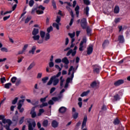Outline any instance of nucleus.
<instances>
[{"label": "nucleus", "mask_w": 130, "mask_h": 130, "mask_svg": "<svg viewBox=\"0 0 130 130\" xmlns=\"http://www.w3.org/2000/svg\"><path fill=\"white\" fill-rule=\"evenodd\" d=\"M21 83V79H18L16 80V86H19Z\"/></svg>", "instance_id": "nucleus-50"}, {"label": "nucleus", "mask_w": 130, "mask_h": 130, "mask_svg": "<svg viewBox=\"0 0 130 130\" xmlns=\"http://www.w3.org/2000/svg\"><path fill=\"white\" fill-rule=\"evenodd\" d=\"M120 96L119 94L117 93L114 95V101H118V100H120Z\"/></svg>", "instance_id": "nucleus-21"}, {"label": "nucleus", "mask_w": 130, "mask_h": 130, "mask_svg": "<svg viewBox=\"0 0 130 130\" xmlns=\"http://www.w3.org/2000/svg\"><path fill=\"white\" fill-rule=\"evenodd\" d=\"M89 93H90L89 90H88L87 91H84L81 94V97H84V96H87V95H88Z\"/></svg>", "instance_id": "nucleus-32"}, {"label": "nucleus", "mask_w": 130, "mask_h": 130, "mask_svg": "<svg viewBox=\"0 0 130 130\" xmlns=\"http://www.w3.org/2000/svg\"><path fill=\"white\" fill-rule=\"evenodd\" d=\"M30 114L32 118L36 117V112H35V107H32L30 112Z\"/></svg>", "instance_id": "nucleus-16"}, {"label": "nucleus", "mask_w": 130, "mask_h": 130, "mask_svg": "<svg viewBox=\"0 0 130 130\" xmlns=\"http://www.w3.org/2000/svg\"><path fill=\"white\" fill-rule=\"evenodd\" d=\"M87 119H88V118L87 117V116H85L82 124V127H81L82 129H83V128H84L85 126H86V123H87Z\"/></svg>", "instance_id": "nucleus-15"}, {"label": "nucleus", "mask_w": 130, "mask_h": 130, "mask_svg": "<svg viewBox=\"0 0 130 130\" xmlns=\"http://www.w3.org/2000/svg\"><path fill=\"white\" fill-rule=\"evenodd\" d=\"M1 50L2 51H5V52H8V49L7 48L3 47L1 48Z\"/></svg>", "instance_id": "nucleus-64"}, {"label": "nucleus", "mask_w": 130, "mask_h": 130, "mask_svg": "<svg viewBox=\"0 0 130 130\" xmlns=\"http://www.w3.org/2000/svg\"><path fill=\"white\" fill-rule=\"evenodd\" d=\"M53 86H56L58 83H59V79L57 78H55V76H52L51 77L50 80L47 83V85L48 86H50L52 84Z\"/></svg>", "instance_id": "nucleus-3"}, {"label": "nucleus", "mask_w": 130, "mask_h": 130, "mask_svg": "<svg viewBox=\"0 0 130 130\" xmlns=\"http://www.w3.org/2000/svg\"><path fill=\"white\" fill-rule=\"evenodd\" d=\"M55 87H52V88H51L50 91V94H52L53 93V92H54V91H55Z\"/></svg>", "instance_id": "nucleus-56"}, {"label": "nucleus", "mask_w": 130, "mask_h": 130, "mask_svg": "<svg viewBox=\"0 0 130 130\" xmlns=\"http://www.w3.org/2000/svg\"><path fill=\"white\" fill-rule=\"evenodd\" d=\"M28 44L24 45V47L23 48L22 50H23V51L25 52L26 51V50L27 49V48H28Z\"/></svg>", "instance_id": "nucleus-55"}, {"label": "nucleus", "mask_w": 130, "mask_h": 130, "mask_svg": "<svg viewBox=\"0 0 130 130\" xmlns=\"http://www.w3.org/2000/svg\"><path fill=\"white\" fill-rule=\"evenodd\" d=\"M46 98H47V96L44 98H42L40 99L41 102H45L46 101Z\"/></svg>", "instance_id": "nucleus-62"}, {"label": "nucleus", "mask_w": 130, "mask_h": 130, "mask_svg": "<svg viewBox=\"0 0 130 130\" xmlns=\"http://www.w3.org/2000/svg\"><path fill=\"white\" fill-rule=\"evenodd\" d=\"M86 31L88 35L90 36L91 35V28L90 27H87Z\"/></svg>", "instance_id": "nucleus-44"}, {"label": "nucleus", "mask_w": 130, "mask_h": 130, "mask_svg": "<svg viewBox=\"0 0 130 130\" xmlns=\"http://www.w3.org/2000/svg\"><path fill=\"white\" fill-rule=\"evenodd\" d=\"M34 5V0H30L29 2V6L30 7H33Z\"/></svg>", "instance_id": "nucleus-49"}, {"label": "nucleus", "mask_w": 130, "mask_h": 130, "mask_svg": "<svg viewBox=\"0 0 130 130\" xmlns=\"http://www.w3.org/2000/svg\"><path fill=\"white\" fill-rule=\"evenodd\" d=\"M52 125L53 127H57V125H58V123L56 122V121H53L52 122Z\"/></svg>", "instance_id": "nucleus-33"}, {"label": "nucleus", "mask_w": 130, "mask_h": 130, "mask_svg": "<svg viewBox=\"0 0 130 130\" xmlns=\"http://www.w3.org/2000/svg\"><path fill=\"white\" fill-rule=\"evenodd\" d=\"M109 44V41H108V40H105L103 43V45H102L103 47L105 48V47H106V46H108Z\"/></svg>", "instance_id": "nucleus-25"}, {"label": "nucleus", "mask_w": 130, "mask_h": 130, "mask_svg": "<svg viewBox=\"0 0 130 130\" xmlns=\"http://www.w3.org/2000/svg\"><path fill=\"white\" fill-rule=\"evenodd\" d=\"M83 2L85 5H89L90 4V1L89 0H83Z\"/></svg>", "instance_id": "nucleus-58"}, {"label": "nucleus", "mask_w": 130, "mask_h": 130, "mask_svg": "<svg viewBox=\"0 0 130 130\" xmlns=\"http://www.w3.org/2000/svg\"><path fill=\"white\" fill-rule=\"evenodd\" d=\"M120 11V8L119 6H118V5H116L114 9V13L116 14H118L119 13Z\"/></svg>", "instance_id": "nucleus-17"}, {"label": "nucleus", "mask_w": 130, "mask_h": 130, "mask_svg": "<svg viewBox=\"0 0 130 130\" xmlns=\"http://www.w3.org/2000/svg\"><path fill=\"white\" fill-rule=\"evenodd\" d=\"M62 97V95H59L58 97H53L52 98V100H53V101H58V100H59V99H60V98H61Z\"/></svg>", "instance_id": "nucleus-26"}, {"label": "nucleus", "mask_w": 130, "mask_h": 130, "mask_svg": "<svg viewBox=\"0 0 130 130\" xmlns=\"http://www.w3.org/2000/svg\"><path fill=\"white\" fill-rule=\"evenodd\" d=\"M56 22L59 26L61 25V23H59L60 22V17L57 16L56 19Z\"/></svg>", "instance_id": "nucleus-35"}, {"label": "nucleus", "mask_w": 130, "mask_h": 130, "mask_svg": "<svg viewBox=\"0 0 130 130\" xmlns=\"http://www.w3.org/2000/svg\"><path fill=\"white\" fill-rule=\"evenodd\" d=\"M78 115H79V114L77 112L73 113V118H75V119H77V118H78Z\"/></svg>", "instance_id": "nucleus-42"}, {"label": "nucleus", "mask_w": 130, "mask_h": 130, "mask_svg": "<svg viewBox=\"0 0 130 130\" xmlns=\"http://www.w3.org/2000/svg\"><path fill=\"white\" fill-rule=\"evenodd\" d=\"M11 86H12V83H6L5 85V88L6 89H10V87Z\"/></svg>", "instance_id": "nucleus-34"}, {"label": "nucleus", "mask_w": 130, "mask_h": 130, "mask_svg": "<svg viewBox=\"0 0 130 130\" xmlns=\"http://www.w3.org/2000/svg\"><path fill=\"white\" fill-rule=\"evenodd\" d=\"M107 110V107L105 106V105H103V106L101 108V111L100 112V114H101L103 112H106Z\"/></svg>", "instance_id": "nucleus-20"}, {"label": "nucleus", "mask_w": 130, "mask_h": 130, "mask_svg": "<svg viewBox=\"0 0 130 130\" xmlns=\"http://www.w3.org/2000/svg\"><path fill=\"white\" fill-rule=\"evenodd\" d=\"M89 7H87L85 9V14L86 15V16H89Z\"/></svg>", "instance_id": "nucleus-39"}, {"label": "nucleus", "mask_w": 130, "mask_h": 130, "mask_svg": "<svg viewBox=\"0 0 130 130\" xmlns=\"http://www.w3.org/2000/svg\"><path fill=\"white\" fill-rule=\"evenodd\" d=\"M44 109H40L39 110V113L38 114V116H40L42 113H44Z\"/></svg>", "instance_id": "nucleus-38"}, {"label": "nucleus", "mask_w": 130, "mask_h": 130, "mask_svg": "<svg viewBox=\"0 0 130 130\" xmlns=\"http://www.w3.org/2000/svg\"><path fill=\"white\" fill-rule=\"evenodd\" d=\"M52 26L54 28H56L57 30H59V24H58V23H53Z\"/></svg>", "instance_id": "nucleus-31"}, {"label": "nucleus", "mask_w": 130, "mask_h": 130, "mask_svg": "<svg viewBox=\"0 0 130 130\" xmlns=\"http://www.w3.org/2000/svg\"><path fill=\"white\" fill-rule=\"evenodd\" d=\"M63 82H64V79H63V77L61 76L60 77V86L62 87L63 85Z\"/></svg>", "instance_id": "nucleus-30"}, {"label": "nucleus", "mask_w": 130, "mask_h": 130, "mask_svg": "<svg viewBox=\"0 0 130 130\" xmlns=\"http://www.w3.org/2000/svg\"><path fill=\"white\" fill-rule=\"evenodd\" d=\"M40 36L42 38V39L40 40L39 39L38 41V43H39V44H42V43H43L45 39V36H46V35H45V32L41 30L40 32Z\"/></svg>", "instance_id": "nucleus-7"}, {"label": "nucleus", "mask_w": 130, "mask_h": 130, "mask_svg": "<svg viewBox=\"0 0 130 130\" xmlns=\"http://www.w3.org/2000/svg\"><path fill=\"white\" fill-rule=\"evenodd\" d=\"M52 5L54 9H56V4L55 3V1H54V0H52Z\"/></svg>", "instance_id": "nucleus-48"}, {"label": "nucleus", "mask_w": 130, "mask_h": 130, "mask_svg": "<svg viewBox=\"0 0 130 130\" xmlns=\"http://www.w3.org/2000/svg\"><path fill=\"white\" fill-rule=\"evenodd\" d=\"M2 120L3 123L4 124V127L6 128V130H11L10 126L12 124V121L10 119H5V116L0 115V120Z\"/></svg>", "instance_id": "nucleus-1"}, {"label": "nucleus", "mask_w": 130, "mask_h": 130, "mask_svg": "<svg viewBox=\"0 0 130 130\" xmlns=\"http://www.w3.org/2000/svg\"><path fill=\"white\" fill-rule=\"evenodd\" d=\"M91 87L92 88H94V87H96L97 86V83H96L95 81H93L90 85Z\"/></svg>", "instance_id": "nucleus-45"}, {"label": "nucleus", "mask_w": 130, "mask_h": 130, "mask_svg": "<svg viewBox=\"0 0 130 130\" xmlns=\"http://www.w3.org/2000/svg\"><path fill=\"white\" fill-rule=\"evenodd\" d=\"M11 81L12 83H13V84L16 83V81H17V77H12L11 79Z\"/></svg>", "instance_id": "nucleus-43"}, {"label": "nucleus", "mask_w": 130, "mask_h": 130, "mask_svg": "<svg viewBox=\"0 0 130 130\" xmlns=\"http://www.w3.org/2000/svg\"><path fill=\"white\" fill-rule=\"evenodd\" d=\"M80 24L82 29H86L87 28V19L86 18L81 19Z\"/></svg>", "instance_id": "nucleus-10"}, {"label": "nucleus", "mask_w": 130, "mask_h": 130, "mask_svg": "<svg viewBox=\"0 0 130 130\" xmlns=\"http://www.w3.org/2000/svg\"><path fill=\"white\" fill-rule=\"evenodd\" d=\"M66 111H67V108L64 107H61L59 109V112H60V113H64Z\"/></svg>", "instance_id": "nucleus-19"}, {"label": "nucleus", "mask_w": 130, "mask_h": 130, "mask_svg": "<svg viewBox=\"0 0 130 130\" xmlns=\"http://www.w3.org/2000/svg\"><path fill=\"white\" fill-rule=\"evenodd\" d=\"M48 77H46L42 79V81L43 82V84H46L47 82V80H48Z\"/></svg>", "instance_id": "nucleus-36"}, {"label": "nucleus", "mask_w": 130, "mask_h": 130, "mask_svg": "<svg viewBox=\"0 0 130 130\" xmlns=\"http://www.w3.org/2000/svg\"><path fill=\"white\" fill-rule=\"evenodd\" d=\"M55 68L57 69V70H58L59 72L61 71L62 69L59 67L58 65H55Z\"/></svg>", "instance_id": "nucleus-59"}, {"label": "nucleus", "mask_w": 130, "mask_h": 130, "mask_svg": "<svg viewBox=\"0 0 130 130\" xmlns=\"http://www.w3.org/2000/svg\"><path fill=\"white\" fill-rule=\"evenodd\" d=\"M93 52V46L92 45H90L88 46V47L87 48V53L88 55H90V54H91V53Z\"/></svg>", "instance_id": "nucleus-13"}, {"label": "nucleus", "mask_w": 130, "mask_h": 130, "mask_svg": "<svg viewBox=\"0 0 130 130\" xmlns=\"http://www.w3.org/2000/svg\"><path fill=\"white\" fill-rule=\"evenodd\" d=\"M43 126H44L45 127H46V126L48 125V120H46L44 121L43 122Z\"/></svg>", "instance_id": "nucleus-40"}, {"label": "nucleus", "mask_w": 130, "mask_h": 130, "mask_svg": "<svg viewBox=\"0 0 130 130\" xmlns=\"http://www.w3.org/2000/svg\"><path fill=\"white\" fill-rule=\"evenodd\" d=\"M42 77V73H39L37 75V79H41Z\"/></svg>", "instance_id": "nucleus-52"}, {"label": "nucleus", "mask_w": 130, "mask_h": 130, "mask_svg": "<svg viewBox=\"0 0 130 130\" xmlns=\"http://www.w3.org/2000/svg\"><path fill=\"white\" fill-rule=\"evenodd\" d=\"M74 74H75V72L73 71L71 75V78H68L66 80V83H68L69 84H70V82L73 80V78H74Z\"/></svg>", "instance_id": "nucleus-18"}, {"label": "nucleus", "mask_w": 130, "mask_h": 130, "mask_svg": "<svg viewBox=\"0 0 130 130\" xmlns=\"http://www.w3.org/2000/svg\"><path fill=\"white\" fill-rule=\"evenodd\" d=\"M120 123V120H119L118 118H116V119H115L113 120V124L114 125H119Z\"/></svg>", "instance_id": "nucleus-22"}, {"label": "nucleus", "mask_w": 130, "mask_h": 130, "mask_svg": "<svg viewBox=\"0 0 130 130\" xmlns=\"http://www.w3.org/2000/svg\"><path fill=\"white\" fill-rule=\"evenodd\" d=\"M60 4H61V5H63V6L64 7V6H69V7H72V5H71V3H68V2H62V1H59Z\"/></svg>", "instance_id": "nucleus-24"}, {"label": "nucleus", "mask_w": 130, "mask_h": 130, "mask_svg": "<svg viewBox=\"0 0 130 130\" xmlns=\"http://www.w3.org/2000/svg\"><path fill=\"white\" fill-rule=\"evenodd\" d=\"M24 119H25V117H21L19 121V123L22 124L24 122Z\"/></svg>", "instance_id": "nucleus-41"}, {"label": "nucleus", "mask_w": 130, "mask_h": 130, "mask_svg": "<svg viewBox=\"0 0 130 130\" xmlns=\"http://www.w3.org/2000/svg\"><path fill=\"white\" fill-rule=\"evenodd\" d=\"M31 103V104H32V105H37V104H38V103H39V101H37L36 102H32Z\"/></svg>", "instance_id": "nucleus-61"}, {"label": "nucleus", "mask_w": 130, "mask_h": 130, "mask_svg": "<svg viewBox=\"0 0 130 130\" xmlns=\"http://www.w3.org/2000/svg\"><path fill=\"white\" fill-rule=\"evenodd\" d=\"M64 7H66V9H67L69 12L72 11V9H71V8H70V6L66 5Z\"/></svg>", "instance_id": "nucleus-60"}, {"label": "nucleus", "mask_w": 130, "mask_h": 130, "mask_svg": "<svg viewBox=\"0 0 130 130\" xmlns=\"http://www.w3.org/2000/svg\"><path fill=\"white\" fill-rule=\"evenodd\" d=\"M68 35L69 36H70V38H74V37H75V36L76 35V34L75 33V32H73L72 34L69 33Z\"/></svg>", "instance_id": "nucleus-47"}, {"label": "nucleus", "mask_w": 130, "mask_h": 130, "mask_svg": "<svg viewBox=\"0 0 130 130\" xmlns=\"http://www.w3.org/2000/svg\"><path fill=\"white\" fill-rule=\"evenodd\" d=\"M39 34V29L38 28H34L32 31V35H33L32 38L35 41L39 40L40 38V36L38 35Z\"/></svg>", "instance_id": "nucleus-4"}, {"label": "nucleus", "mask_w": 130, "mask_h": 130, "mask_svg": "<svg viewBox=\"0 0 130 130\" xmlns=\"http://www.w3.org/2000/svg\"><path fill=\"white\" fill-rule=\"evenodd\" d=\"M49 68H53L54 67V63L53 62H49Z\"/></svg>", "instance_id": "nucleus-53"}, {"label": "nucleus", "mask_w": 130, "mask_h": 130, "mask_svg": "<svg viewBox=\"0 0 130 130\" xmlns=\"http://www.w3.org/2000/svg\"><path fill=\"white\" fill-rule=\"evenodd\" d=\"M55 62H56V63H59L60 62H61V59H59V58L56 59L55 60Z\"/></svg>", "instance_id": "nucleus-57"}, {"label": "nucleus", "mask_w": 130, "mask_h": 130, "mask_svg": "<svg viewBox=\"0 0 130 130\" xmlns=\"http://www.w3.org/2000/svg\"><path fill=\"white\" fill-rule=\"evenodd\" d=\"M73 70H75V68H74V67L71 66L69 70V73H68L69 76H70V75H71V72H72V71H73Z\"/></svg>", "instance_id": "nucleus-46"}, {"label": "nucleus", "mask_w": 130, "mask_h": 130, "mask_svg": "<svg viewBox=\"0 0 130 130\" xmlns=\"http://www.w3.org/2000/svg\"><path fill=\"white\" fill-rule=\"evenodd\" d=\"M19 98H15L12 101V104H13V105H15V104H16L17 103V102H18V100Z\"/></svg>", "instance_id": "nucleus-37"}, {"label": "nucleus", "mask_w": 130, "mask_h": 130, "mask_svg": "<svg viewBox=\"0 0 130 130\" xmlns=\"http://www.w3.org/2000/svg\"><path fill=\"white\" fill-rule=\"evenodd\" d=\"M25 101V99L20 100L19 101L17 105V109L19 110V112H23L24 111V108H22L23 104H24V102Z\"/></svg>", "instance_id": "nucleus-6"}, {"label": "nucleus", "mask_w": 130, "mask_h": 130, "mask_svg": "<svg viewBox=\"0 0 130 130\" xmlns=\"http://www.w3.org/2000/svg\"><path fill=\"white\" fill-rule=\"evenodd\" d=\"M31 17H28L27 18H26V19L25 20V23L27 24V23H28L30 21V20H31Z\"/></svg>", "instance_id": "nucleus-51"}, {"label": "nucleus", "mask_w": 130, "mask_h": 130, "mask_svg": "<svg viewBox=\"0 0 130 130\" xmlns=\"http://www.w3.org/2000/svg\"><path fill=\"white\" fill-rule=\"evenodd\" d=\"M36 126V123L35 121H33L31 123L28 124V130H33L34 129V127Z\"/></svg>", "instance_id": "nucleus-12"}, {"label": "nucleus", "mask_w": 130, "mask_h": 130, "mask_svg": "<svg viewBox=\"0 0 130 130\" xmlns=\"http://www.w3.org/2000/svg\"><path fill=\"white\" fill-rule=\"evenodd\" d=\"M86 43H87V39H86V38H84L80 42L79 45V50L80 51H83V50H84V47H86Z\"/></svg>", "instance_id": "nucleus-5"}, {"label": "nucleus", "mask_w": 130, "mask_h": 130, "mask_svg": "<svg viewBox=\"0 0 130 130\" xmlns=\"http://www.w3.org/2000/svg\"><path fill=\"white\" fill-rule=\"evenodd\" d=\"M124 80H123L122 79H120L114 82V86H116V87H117L118 86H120V85H122V84H124Z\"/></svg>", "instance_id": "nucleus-11"}, {"label": "nucleus", "mask_w": 130, "mask_h": 130, "mask_svg": "<svg viewBox=\"0 0 130 130\" xmlns=\"http://www.w3.org/2000/svg\"><path fill=\"white\" fill-rule=\"evenodd\" d=\"M0 130H4V125L2 122H0Z\"/></svg>", "instance_id": "nucleus-63"}, {"label": "nucleus", "mask_w": 130, "mask_h": 130, "mask_svg": "<svg viewBox=\"0 0 130 130\" xmlns=\"http://www.w3.org/2000/svg\"><path fill=\"white\" fill-rule=\"evenodd\" d=\"M35 66V63L34 62H32L27 68V71H30L31 69H32Z\"/></svg>", "instance_id": "nucleus-29"}, {"label": "nucleus", "mask_w": 130, "mask_h": 130, "mask_svg": "<svg viewBox=\"0 0 130 130\" xmlns=\"http://www.w3.org/2000/svg\"><path fill=\"white\" fill-rule=\"evenodd\" d=\"M45 10V7H43L42 5H40L37 8H32L31 10V14H33L35 12H37L38 15H41L44 13L43 12Z\"/></svg>", "instance_id": "nucleus-2"}, {"label": "nucleus", "mask_w": 130, "mask_h": 130, "mask_svg": "<svg viewBox=\"0 0 130 130\" xmlns=\"http://www.w3.org/2000/svg\"><path fill=\"white\" fill-rule=\"evenodd\" d=\"M62 62H64L66 64H69L70 63V61H69V59H68V58L64 57L62 59Z\"/></svg>", "instance_id": "nucleus-27"}, {"label": "nucleus", "mask_w": 130, "mask_h": 130, "mask_svg": "<svg viewBox=\"0 0 130 130\" xmlns=\"http://www.w3.org/2000/svg\"><path fill=\"white\" fill-rule=\"evenodd\" d=\"M80 10V7L79 6H77L75 9V11L76 12L77 17H79V10Z\"/></svg>", "instance_id": "nucleus-23"}, {"label": "nucleus", "mask_w": 130, "mask_h": 130, "mask_svg": "<svg viewBox=\"0 0 130 130\" xmlns=\"http://www.w3.org/2000/svg\"><path fill=\"white\" fill-rule=\"evenodd\" d=\"M36 50V46H34L32 47L31 50L29 51V53H31L32 54H34V52Z\"/></svg>", "instance_id": "nucleus-28"}, {"label": "nucleus", "mask_w": 130, "mask_h": 130, "mask_svg": "<svg viewBox=\"0 0 130 130\" xmlns=\"http://www.w3.org/2000/svg\"><path fill=\"white\" fill-rule=\"evenodd\" d=\"M53 28L52 26H50L48 27L47 29V33L46 34V36L45 37V41H47L48 40H49L50 39V35H49V33L51 32V31H53Z\"/></svg>", "instance_id": "nucleus-8"}, {"label": "nucleus", "mask_w": 130, "mask_h": 130, "mask_svg": "<svg viewBox=\"0 0 130 130\" xmlns=\"http://www.w3.org/2000/svg\"><path fill=\"white\" fill-rule=\"evenodd\" d=\"M77 49H78V47H77V46H75L73 51V49H71L70 50H69L68 51V52L67 53V56H69L70 55H71V54H72V56H75V55H76V53H77Z\"/></svg>", "instance_id": "nucleus-9"}, {"label": "nucleus", "mask_w": 130, "mask_h": 130, "mask_svg": "<svg viewBox=\"0 0 130 130\" xmlns=\"http://www.w3.org/2000/svg\"><path fill=\"white\" fill-rule=\"evenodd\" d=\"M6 81H7V80L6 79V77H3L1 78V82L2 83H5V82H6Z\"/></svg>", "instance_id": "nucleus-54"}, {"label": "nucleus", "mask_w": 130, "mask_h": 130, "mask_svg": "<svg viewBox=\"0 0 130 130\" xmlns=\"http://www.w3.org/2000/svg\"><path fill=\"white\" fill-rule=\"evenodd\" d=\"M118 41H119V43L121 44H122L125 42V39L124 38V36L123 35H120L118 37Z\"/></svg>", "instance_id": "nucleus-14"}]
</instances>
